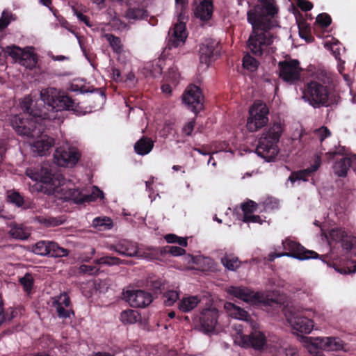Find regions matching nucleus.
Listing matches in <instances>:
<instances>
[{
	"mask_svg": "<svg viewBox=\"0 0 356 356\" xmlns=\"http://www.w3.org/2000/svg\"><path fill=\"white\" fill-rule=\"evenodd\" d=\"M350 159L347 157H343L336 162L333 166L335 174L339 177H346L350 167Z\"/></svg>",
	"mask_w": 356,
	"mask_h": 356,
	"instance_id": "c756f323",
	"label": "nucleus"
},
{
	"mask_svg": "<svg viewBox=\"0 0 356 356\" xmlns=\"http://www.w3.org/2000/svg\"><path fill=\"white\" fill-rule=\"evenodd\" d=\"M10 227V235L16 239L24 240L28 238L30 235L28 230L22 225L11 223Z\"/></svg>",
	"mask_w": 356,
	"mask_h": 356,
	"instance_id": "cd10ccee",
	"label": "nucleus"
},
{
	"mask_svg": "<svg viewBox=\"0 0 356 356\" xmlns=\"http://www.w3.org/2000/svg\"><path fill=\"white\" fill-rule=\"evenodd\" d=\"M227 291L229 294L247 302L259 301L264 302L266 305L270 306L281 304V301L278 298H269L268 296L264 297L263 293L259 292L254 293L251 289L245 286H231L227 289Z\"/></svg>",
	"mask_w": 356,
	"mask_h": 356,
	"instance_id": "1a4fd4ad",
	"label": "nucleus"
},
{
	"mask_svg": "<svg viewBox=\"0 0 356 356\" xmlns=\"http://www.w3.org/2000/svg\"><path fill=\"white\" fill-rule=\"evenodd\" d=\"M110 249L115 251L121 255L129 257H139L154 259L157 256L159 252V250L156 248H147L149 252H143V254H140L138 250L137 243L127 240L120 241L115 245L111 246Z\"/></svg>",
	"mask_w": 356,
	"mask_h": 356,
	"instance_id": "9b49d317",
	"label": "nucleus"
},
{
	"mask_svg": "<svg viewBox=\"0 0 356 356\" xmlns=\"http://www.w3.org/2000/svg\"><path fill=\"white\" fill-rule=\"evenodd\" d=\"M51 306L55 309L58 317L60 318H70L73 314V311L70 309V300L65 293L51 298Z\"/></svg>",
	"mask_w": 356,
	"mask_h": 356,
	"instance_id": "a211bd4d",
	"label": "nucleus"
},
{
	"mask_svg": "<svg viewBox=\"0 0 356 356\" xmlns=\"http://www.w3.org/2000/svg\"><path fill=\"white\" fill-rule=\"evenodd\" d=\"M283 127L281 122H275L264 132L259 138L256 148V153L266 161H273L278 154L277 143L282 134Z\"/></svg>",
	"mask_w": 356,
	"mask_h": 356,
	"instance_id": "7ed1b4c3",
	"label": "nucleus"
},
{
	"mask_svg": "<svg viewBox=\"0 0 356 356\" xmlns=\"http://www.w3.org/2000/svg\"><path fill=\"white\" fill-rule=\"evenodd\" d=\"M285 355L286 356H299L297 349L292 346H289L288 348H285Z\"/></svg>",
	"mask_w": 356,
	"mask_h": 356,
	"instance_id": "052dcab7",
	"label": "nucleus"
},
{
	"mask_svg": "<svg viewBox=\"0 0 356 356\" xmlns=\"http://www.w3.org/2000/svg\"><path fill=\"white\" fill-rule=\"evenodd\" d=\"M49 241H41L35 243L33 247V252L38 255L45 256L49 253Z\"/></svg>",
	"mask_w": 356,
	"mask_h": 356,
	"instance_id": "e433bc0d",
	"label": "nucleus"
},
{
	"mask_svg": "<svg viewBox=\"0 0 356 356\" xmlns=\"http://www.w3.org/2000/svg\"><path fill=\"white\" fill-rule=\"evenodd\" d=\"M285 316L293 330L309 334L314 327L313 321L305 316L293 307H289L285 310Z\"/></svg>",
	"mask_w": 356,
	"mask_h": 356,
	"instance_id": "f8f14e48",
	"label": "nucleus"
},
{
	"mask_svg": "<svg viewBox=\"0 0 356 356\" xmlns=\"http://www.w3.org/2000/svg\"><path fill=\"white\" fill-rule=\"evenodd\" d=\"M123 299L133 307L144 308L151 304L153 297L144 290H127L123 292Z\"/></svg>",
	"mask_w": 356,
	"mask_h": 356,
	"instance_id": "dca6fc26",
	"label": "nucleus"
},
{
	"mask_svg": "<svg viewBox=\"0 0 356 356\" xmlns=\"http://www.w3.org/2000/svg\"><path fill=\"white\" fill-rule=\"evenodd\" d=\"M224 309L229 316L244 321L249 325L251 323V321H254L245 310L232 302H225Z\"/></svg>",
	"mask_w": 356,
	"mask_h": 356,
	"instance_id": "b1692460",
	"label": "nucleus"
},
{
	"mask_svg": "<svg viewBox=\"0 0 356 356\" xmlns=\"http://www.w3.org/2000/svg\"><path fill=\"white\" fill-rule=\"evenodd\" d=\"M19 282L23 286L24 290L27 293H30L33 285L32 275L26 273L23 277L19 279Z\"/></svg>",
	"mask_w": 356,
	"mask_h": 356,
	"instance_id": "ea45409f",
	"label": "nucleus"
},
{
	"mask_svg": "<svg viewBox=\"0 0 356 356\" xmlns=\"http://www.w3.org/2000/svg\"><path fill=\"white\" fill-rule=\"evenodd\" d=\"M341 246L343 249L346 250H350L352 249L354 244H356V238L353 236H348L346 238H343V240L341 241Z\"/></svg>",
	"mask_w": 356,
	"mask_h": 356,
	"instance_id": "8fccbe9b",
	"label": "nucleus"
},
{
	"mask_svg": "<svg viewBox=\"0 0 356 356\" xmlns=\"http://www.w3.org/2000/svg\"><path fill=\"white\" fill-rule=\"evenodd\" d=\"M161 89H162L163 92H164L167 95L171 94V92H172L171 87L168 84L163 85L161 87Z\"/></svg>",
	"mask_w": 356,
	"mask_h": 356,
	"instance_id": "774afa93",
	"label": "nucleus"
},
{
	"mask_svg": "<svg viewBox=\"0 0 356 356\" xmlns=\"http://www.w3.org/2000/svg\"><path fill=\"white\" fill-rule=\"evenodd\" d=\"M250 116L247 120V129L254 132L264 127L268 121V108L267 106L260 102H255L250 108Z\"/></svg>",
	"mask_w": 356,
	"mask_h": 356,
	"instance_id": "9d476101",
	"label": "nucleus"
},
{
	"mask_svg": "<svg viewBox=\"0 0 356 356\" xmlns=\"http://www.w3.org/2000/svg\"><path fill=\"white\" fill-rule=\"evenodd\" d=\"M276 13L277 8L271 3H266L265 6L257 5L247 13L248 22L252 27L248 46L256 56L270 53L275 38L271 30L277 26V21L274 19Z\"/></svg>",
	"mask_w": 356,
	"mask_h": 356,
	"instance_id": "f257e3e1",
	"label": "nucleus"
},
{
	"mask_svg": "<svg viewBox=\"0 0 356 356\" xmlns=\"http://www.w3.org/2000/svg\"><path fill=\"white\" fill-rule=\"evenodd\" d=\"M218 42L209 39L203 42L200 48V60L202 63L208 65L211 58L218 54Z\"/></svg>",
	"mask_w": 356,
	"mask_h": 356,
	"instance_id": "aec40b11",
	"label": "nucleus"
},
{
	"mask_svg": "<svg viewBox=\"0 0 356 356\" xmlns=\"http://www.w3.org/2000/svg\"><path fill=\"white\" fill-rule=\"evenodd\" d=\"M149 286L156 293L161 292L163 288V284L160 280L151 281Z\"/></svg>",
	"mask_w": 356,
	"mask_h": 356,
	"instance_id": "13d9d810",
	"label": "nucleus"
},
{
	"mask_svg": "<svg viewBox=\"0 0 356 356\" xmlns=\"http://www.w3.org/2000/svg\"><path fill=\"white\" fill-rule=\"evenodd\" d=\"M49 253L48 255L52 257H62L68 255L69 251L62 247H60L56 243L49 241Z\"/></svg>",
	"mask_w": 356,
	"mask_h": 356,
	"instance_id": "7c9ffc66",
	"label": "nucleus"
},
{
	"mask_svg": "<svg viewBox=\"0 0 356 356\" xmlns=\"http://www.w3.org/2000/svg\"><path fill=\"white\" fill-rule=\"evenodd\" d=\"M163 302L165 305H172L179 298V294L175 291H168L163 295Z\"/></svg>",
	"mask_w": 356,
	"mask_h": 356,
	"instance_id": "a19ab883",
	"label": "nucleus"
},
{
	"mask_svg": "<svg viewBox=\"0 0 356 356\" xmlns=\"http://www.w3.org/2000/svg\"><path fill=\"white\" fill-rule=\"evenodd\" d=\"M33 104L32 99L29 97H26L21 103V107L22 110L24 111V113L22 114H38L36 112H34L33 110L31 108V105Z\"/></svg>",
	"mask_w": 356,
	"mask_h": 356,
	"instance_id": "37998d69",
	"label": "nucleus"
},
{
	"mask_svg": "<svg viewBox=\"0 0 356 356\" xmlns=\"http://www.w3.org/2000/svg\"><path fill=\"white\" fill-rule=\"evenodd\" d=\"M94 227H99L104 229H110L111 227V220L108 218H96L92 222Z\"/></svg>",
	"mask_w": 356,
	"mask_h": 356,
	"instance_id": "49530a36",
	"label": "nucleus"
},
{
	"mask_svg": "<svg viewBox=\"0 0 356 356\" xmlns=\"http://www.w3.org/2000/svg\"><path fill=\"white\" fill-rule=\"evenodd\" d=\"M200 302V300L197 296H189L181 300L178 307L183 312H188L193 310Z\"/></svg>",
	"mask_w": 356,
	"mask_h": 356,
	"instance_id": "c85d7f7f",
	"label": "nucleus"
},
{
	"mask_svg": "<svg viewBox=\"0 0 356 356\" xmlns=\"http://www.w3.org/2000/svg\"><path fill=\"white\" fill-rule=\"evenodd\" d=\"M186 38L185 24L184 23L177 24L173 29L172 34L168 40V48L171 49L183 45Z\"/></svg>",
	"mask_w": 356,
	"mask_h": 356,
	"instance_id": "4be33fe9",
	"label": "nucleus"
},
{
	"mask_svg": "<svg viewBox=\"0 0 356 356\" xmlns=\"http://www.w3.org/2000/svg\"><path fill=\"white\" fill-rule=\"evenodd\" d=\"M259 65L258 61L250 54H246L243 59V66L250 72H254Z\"/></svg>",
	"mask_w": 356,
	"mask_h": 356,
	"instance_id": "c9c22d12",
	"label": "nucleus"
},
{
	"mask_svg": "<svg viewBox=\"0 0 356 356\" xmlns=\"http://www.w3.org/2000/svg\"><path fill=\"white\" fill-rule=\"evenodd\" d=\"M320 165L321 159L319 157H317L314 161V163L312 166L307 168V169L292 172L288 178V181L291 183V186H293L296 181H306L312 173L316 171Z\"/></svg>",
	"mask_w": 356,
	"mask_h": 356,
	"instance_id": "5701e85b",
	"label": "nucleus"
},
{
	"mask_svg": "<svg viewBox=\"0 0 356 356\" xmlns=\"http://www.w3.org/2000/svg\"><path fill=\"white\" fill-rule=\"evenodd\" d=\"M176 243H177L179 245H181L182 247H186L187 244H188L186 238H181V237H178Z\"/></svg>",
	"mask_w": 356,
	"mask_h": 356,
	"instance_id": "338daca9",
	"label": "nucleus"
},
{
	"mask_svg": "<svg viewBox=\"0 0 356 356\" xmlns=\"http://www.w3.org/2000/svg\"><path fill=\"white\" fill-rule=\"evenodd\" d=\"M79 270L83 273H87L89 275H92L94 273H97L98 269H96L95 266H88V265H81L79 267Z\"/></svg>",
	"mask_w": 356,
	"mask_h": 356,
	"instance_id": "5fc2aeb1",
	"label": "nucleus"
},
{
	"mask_svg": "<svg viewBox=\"0 0 356 356\" xmlns=\"http://www.w3.org/2000/svg\"><path fill=\"white\" fill-rule=\"evenodd\" d=\"M75 14L80 21L85 23L87 26H91V24H90L88 17L87 16L84 15L83 13L78 11H75Z\"/></svg>",
	"mask_w": 356,
	"mask_h": 356,
	"instance_id": "680f3d73",
	"label": "nucleus"
},
{
	"mask_svg": "<svg viewBox=\"0 0 356 356\" xmlns=\"http://www.w3.org/2000/svg\"><path fill=\"white\" fill-rule=\"evenodd\" d=\"M80 158L78 149L66 143L56 147L54 154L55 163L63 167H72L76 165Z\"/></svg>",
	"mask_w": 356,
	"mask_h": 356,
	"instance_id": "ddd939ff",
	"label": "nucleus"
},
{
	"mask_svg": "<svg viewBox=\"0 0 356 356\" xmlns=\"http://www.w3.org/2000/svg\"><path fill=\"white\" fill-rule=\"evenodd\" d=\"M165 240L168 243H175L177 242V239L178 238V236L173 234H170L165 236Z\"/></svg>",
	"mask_w": 356,
	"mask_h": 356,
	"instance_id": "0e129e2a",
	"label": "nucleus"
},
{
	"mask_svg": "<svg viewBox=\"0 0 356 356\" xmlns=\"http://www.w3.org/2000/svg\"><path fill=\"white\" fill-rule=\"evenodd\" d=\"M51 58L54 61H63V60H67L68 58L67 56H54V55H51Z\"/></svg>",
	"mask_w": 356,
	"mask_h": 356,
	"instance_id": "69168bd1",
	"label": "nucleus"
},
{
	"mask_svg": "<svg viewBox=\"0 0 356 356\" xmlns=\"http://www.w3.org/2000/svg\"><path fill=\"white\" fill-rule=\"evenodd\" d=\"M218 316L216 309H207L202 311L200 316V323L204 332H211L214 330Z\"/></svg>",
	"mask_w": 356,
	"mask_h": 356,
	"instance_id": "412c9836",
	"label": "nucleus"
},
{
	"mask_svg": "<svg viewBox=\"0 0 356 356\" xmlns=\"http://www.w3.org/2000/svg\"><path fill=\"white\" fill-rule=\"evenodd\" d=\"M8 55L13 58L16 61L26 67H32L36 64V58L33 54L24 52L16 46H8L3 49Z\"/></svg>",
	"mask_w": 356,
	"mask_h": 356,
	"instance_id": "6ab92c4d",
	"label": "nucleus"
},
{
	"mask_svg": "<svg viewBox=\"0 0 356 356\" xmlns=\"http://www.w3.org/2000/svg\"><path fill=\"white\" fill-rule=\"evenodd\" d=\"M222 265L228 270H235L239 267V261L236 257L225 255L221 258Z\"/></svg>",
	"mask_w": 356,
	"mask_h": 356,
	"instance_id": "72a5a7b5",
	"label": "nucleus"
},
{
	"mask_svg": "<svg viewBox=\"0 0 356 356\" xmlns=\"http://www.w3.org/2000/svg\"><path fill=\"white\" fill-rule=\"evenodd\" d=\"M94 262L98 265L103 264L109 266L114 265H120L123 263V261L120 259L112 256L102 257L99 259L95 260Z\"/></svg>",
	"mask_w": 356,
	"mask_h": 356,
	"instance_id": "f704fd0d",
	"label": "nucleus"
},
{
	"mask_svg": "<svg viewBox=\"0 0 356 356\" xmlns=\"http://www.w3.org/2000/svg\"><path fill=\"white\" fill-rule=\"evenodd\" d=\"M139 318L138 312L132 309L123 311L120 314V320L123 323L134 324Z\"/></svg>",
	"mask_w": 356,
	"mask_h": 356,
	"instance_id": "2f4dec72",
	"label": "nucleus"
},
{
	"mask_svg": "<svg viewBox=\"0 0 356 356\" xmlns=\"http://www.w3.org/2000/svg\"><path fill=\"white\" fill-rule=\"evenodd\" d=\"M257 207V204L252 200H248L241 204V209L244 214L251 213Z\"/></svg>",
	"mask_w": 356,
	"mask_h": 356,
	"instance_id": "09e8293b",
	"label": "nucleus"
},
{
	"mask_svg": "<svg viewBox=\"0 0 356 356\" xmlns=\"http://www.w3.org/2000/svg\"><path fill=\"white\" fill-rule=\"evenodd\" d=\"M243 222H261L260 216L257 215H250V213L244 214Z\"/></svg>",
	"mask_w": 356,
	"mask_h": 356,
	"instance_id": "6e6d98bb",
	"label": "nucleus"
},
{
	"mask_svg": "<svg viewBox=\"0 0 356 356\" xmlns=\"http://www.w3.org/2000/svg\"><path fill=\"white\" fill-rule=\"evenodd\" d=\"M182 100L187 105L188 108L195 113H198L203 108L202 92L195 85L188 86L183 95Z\"/></svg>",
	"mask_w": 356,
	"mask_h": 356,
	"instance_id": "f3484780",
	"label": "nucleus"
},
{
	"mask_svg": "<svg viewBox=\"0 0 356 356\" xmlns=\"http://www.w3.org/2000/svg\"><path fill=\"white\" fill-rule=\"evenodd\" d=\"M282 245L284 249L288 250L289 252L279 254H270L268 256L269 261H272L275 258L281 257H293L299 260L316 259L318 257V254L316 252L306 250L300 243L290 239H286L282 242Z\"/></svg>",
	"mask_w": 356,
	"mask_h": 356,
	"instance_id": "6e6552de",
	"label": "nucleus"
},
{
	"mask_svg": "<svg viewBox=\"0 0 356 356\" xmlns=\"http://www.w3.org/2000/svg\"><path fill=\"white\" fill-rule=\"evenodd\" d=\"M26 175L33 180L39 181L37 190L48 195L61 192L65 181L63 175L48 162L42 163L35 170L28 168Z\"/></svg>",
	"mask_w": 356,
	"mask_h": 356,
	"instance_id": "f03ea898",
	"label": "nucleus"
},
{
	"mask_svg": "<svg viewBox=\"0 0 356 356\" xmlns=\"http://www.w3.org/2000/svg\"><path fill=\"white\" fill-rule=\"evenodd\" d=\"M144 10L138 8H129L126 11L125 17L129 19H139L143 17Z\"/></svg>",
	"mask_w": 356,
	"mask_h": 356,
	"instance_id": "58836bf2",
	"label": "nucleus"
},
{
	"mask_svg": "<svg viewBox=\"0 0 356 356\" xmlns=\"http://www.w3.org/2000/svg\"><path fill=\"white\" fill-rule=\"evenodd\" d=\"M86 194H82L78 189H73L70 191V197L75 203L82 204L87 202L85 200Z\"/></svg>",
	"mask_w": 356,
	"mask_h": 356,
	"instance_id": "de8ad7c7",
	"label": "nucleus"
},
{
	"mask_svg": "<svg viewBox=\"0 0 356 356\" xmlns=\"http://www.w3.org/2000/svg\"><path fill=\"white\" fill-rule=\"evenodd\" d=\"M106 37L114 51L117 53L121 52L122 50V46L120 39L113 35H107Z\"/></svg>",
	"mask_w": 356,
	"mask_h": 356,
	"instance_id": "79ce46f5",
	"label": "nucleus"
},
{
	"mask_svg": "<svg viewBox=\"0 0 356 356\" xmlns=\"http://www.w3.org/2000/svg\"><path fill=\"white\" fill-rule=\"evenodd\" d=\"M297 5L303 11L310 10L313 8L312 3L305 0H298Z\"/></svg>",
	"mask_w": 356,
	"mask_h": 356,
	"instance_id": "4d7b16f0",
	"label": "nucleus"
},
{
	"mask_svg": "<svg viewBox=\"0 0 356 356\" xmlns=\"http://www.w3.org/2000/svg\"><path fill=\"white\" fill-rule=\"evenodd\" d=\"M302 93V99L314 108L328 106V89L319 82L313 81L308 83Z\"/></svg>",
	"mask_w": 356,
	"mask_h": 356,
	"instance_id": "423d86ee",
	"label": "nucleus"
},
{
	"mask_svg": "<svg viewBox=\"0 0 356 356\" xmlns=\"http://www.w3.org/2000/svg\"><path fill=\"white\" fill-rule=\"evenodd\" d=\"M154 147V141L147 137H143L134 145V150L136 154L144 156L149 154Z\"/></svg>",
	"mask_w": 356,
	"mask_h": 356,
	"instance_id": "bb28decb",
	"label": "nucleus"
},
{
	"mask_svg": "<svg viewBox=\"0 0 356 356\" xmlns=\"http://www.w3.org/2000/svg\"><path fill=\"white\" fill-rule=\"evenodd\" d=\"M170 253L172 256L177 257L185 254L186 251L181 247L178 246H167L163 251L161 250V253Z\"/></svg>",
	"mask_w": 356,
	"mask_h": 356,
	"instance_id": "a18cd8bd",
	"label": "nucleus"
},
{
	"mask_svg": "<svg viewBox=\"0 0 356 356\" xmlns=\"http://www.w3.org/2000/svg\"><path fill=\"white\" fill-rule=\"evenodd\" d=\"M40 114H19L13 116L10 124L16 133L29 138H38L44 131V126L39 122Z\"/></svg>",
	"mask_w": 356,
	"mask_h": 356,
	"instance_id": "20e7f679",
	"label": "nucleus"
},
{
	"mask_svg": "<svg viewBox=\"0 0 356 356\" xmlns=\"http://www.w3.org/2000/svg\"><path fill=\"white\" fill-rule=\"evenodd\" d=\"M8 200L12 202L15 203L18 207H20L23 204L24 201L22 196L19 195V193L17 192H12L8 195Z\"/></svg>",
	"mask_w": 356,
	"mask_h": 356,
	"instance_id": "3c124183",
	"label": "nucleus"
},
{
	"mask_svg": "<svg viewBox=\"0 0 356 356\" xmlns=\"http://www.w3.org/2000/svg\"><path fill=\"white\" fill-rule=\"evenodd\" d=\"M112 77L116 81H120V71L117 68H113L112 69Z\"/></svg>",
	"mask_w": 356,
	"mask_h": 356,
	"instance_id": "e2e57ef3",
	"label": "nucleus"
},
{
	"mask_svg": "<svg viewBox=\"0 0 356 356\" xmlns=\"http://www.w3.org/2000/svg\"><path fill=\"white\" fill-rule=\"evenodd\" d=\"M316 22L321 26L327 27L331 24V17L326 13L319 14L316 17Z\"/></svg>",
	"mask_w": 356,
	"mask_h": 356,
	"instance_id": "603ef678",
	"label": "nucleus"
},
{
	"mask_svg": "<svg viewBox=\"0 0 356 356\" xmlns=\"http://www.w3.org/2000/svg\"><path fill=\"white\" fill-rule=\"evenodd\" d=\"M250 326L252 330L248 335L243 333L241 325L235 326L236 333L234 339V342L242 347H252L260 350L266 344V337L263 332L259 330V325L255 321H251Z\"/></svg>",
	"mask_w": 356,
	"mask_h": 356,
	"instance_id": "39448f33",
	"label": "nucleus"
},
{
	"mask_svg": "<svg viewBox=\"0 0 356 356\" xmlns=\"http://www.w3.org/2000/svg\"><path fill=\"white\" fill-rule=\"evenodd\" d=\"M278 70L280 77L286 83L294 84L300 79L302 68L298 60L280 61Z\"/></svg>",
	"mask_w": 356,
	"mask_h": 356,
	"instance_id": "4468645a",
	"label": "nucleus"
},
{
	"mask_svg": "<svg viewBox=\"0 0 356 356\" xmlns=\"http://www.w3.org/2000/svg\"><path fill=\"white\" fill-rule=\"evenodd\" d=\"M347 236V233L345 230L341 228H334L330 230L328 236V241L341 242L343 238Z\"/></svg>",
	"mask_w": 356,
	"mask_h": 356,
	"instance_id": "473e14b6",
	"label": "nucleus"
},
{
	"mask_svg": "<svg viewBox=\"0 0 356 356\" xmlns=\"http://www.w3.org/2000/svg\"><path fill=\"white\" fill-rule=\"evenodd\" d=\"M315 134L321 141H323L330 135V131L327 127H321V128L315 130Z\"/></svg>",
	"mask_w": 356,
	"mask_h": 356,
	"instance_id": "864d4df0",
	"label": "nucleus"
},
{
	"mask_svg": "<svg viewBox=\"0 0 356 356\" xmlns=\"http://www.w3.org/2000/svg\"><path fill=\"white\" fill-rule=\"evenodd\" d=\"M54 145V140L47 136H42L40 140H36L32 145L34 152L40 156L44 155L46 152Z\"/></svg>",
	"mask_w": 356,
	"mask_h": 356,
	"instance_id": "393cba45",
	"label": "nucleus"
},
{
	"mask_svg": "<svg viewBox=\"0 0 356 356\" xmlns=\"http://www.w3.org/2000/svg\"><path fill=\"white\" fill-rule=\"evenodd\" d=\"M195 126V122L191 121L183 127V132L187 136H190Z\"/></svg>",
	"mask_w": 356,
	"mask_h": 356,
	"instance_id": "bf43d9fd",
	"label": "nucleus"
},
{
	"mask_svg": "<svg viewBox=\"0 0 356 356\" xmlns=\"http://www.w3.org/2000/svg\"><path fill=\"white\" fill-rule=\"evenodd\" d=\"M303 342L312 346L318 347L327 351H337L343 349L344 343L338 337H302Z\"/></svg>",
	"mask_w": 356,
	"mask_h": 356,
	"instance_id": "2eb2a0df",
	"label": "nucleus"
},
{
	"mask_svg": "<svg viewBox=\"0 0 356 356\" xmlns=\"http://www.w3.org/2000/svg\"><path fill=\"white\" fill-rule=\"evenodd\" d=\"M41 99L52 111L69 110L72 108L74 102L71 98L60 92L54 88L42 90L40 92Z\"/></svg>",
	"mask_w": 356,
	"mask_h": 356,
	"instance_id": "0eeeda50",
	"label": "nucleus"
},
{
	"mask_svg": "<svg viewBox=\"0 0 356 356\" xmlns=\"http://www.w3.org/2000/svg\"><path fill=\"white\" fill-rule=\"evenodd\" d=\"M97 198H104V193L96 186H93L91 193L86 194V196L85 197V200L87 202L95 201Z\"/></svg>",
	"mask_w": 356,
	"mask_h": 356,
	"instance_id": "c03bdc74",
	"label": "nucleus"
},
{
	"mask_svg": "<svg viewBox=\"0 0 356 356\" xmlns=\"http://www.w3.org/2000/svg\"><path fill=\"white\" fill-rule=\"evenodd\" d=\"M213 10L211 0H203L196 7L195 15L202 20H208L211 18Z\"/></svg>",
	"mask_w": 356,
	"mask_h": 356,
	"instance_id": "a878e982",
	"label": "nucleus"
},
{
	"mask_svg": "<svg viewBox=\"0 0 356 356\" xmlns=\"http://www.w3.org/2000/svg\"><path fill=\"white\" fill-rule=\"evenodd\" d=\"M13 15L7 10H3L0 17V32L4 30L14 20Z\"/></svg>",
	"mask_w": 356,
	"mask_h": 356,
	"instance_id": "4c0bfd02",
	"label": "nucleus"
}]
</instances>
